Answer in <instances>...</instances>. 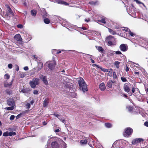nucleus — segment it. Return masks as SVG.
<instances>
[{"label":"nucleus","mask_w":148,"mask_h":148,"mask_svg":"<svg viewBox=\"0 0 148 148\" xmlns=\"http://www.w3.org/2000/svg\"><path fill=\"white\" fill-rule=\"evenodd\" d=\"M78 83L79 84V89L83 92H87L88 89L87 88V85L84 79L80 77L78 78L77 80Z\"/></svg>","instance_id":"1"},{"label":"nucleus","mask_w":148,"mask_h":148,"mask_svg":"<svg viewBox=\"0 0 148 148\" xmlns=\"http://www.w3.org/2000/svg\"><path fill=\"white\" fill-rule=\"evenodd\" d=\"M133 132V130L132 128L127 127L125 129L123 135L125 137H128L132 134Z\"/></svg>","instance_id":"2"},{"label":"nucleus","mask_w":148,"mask_h":148,"mask_svg":"<svg viewBox=\"0 0 148 148\" xmlns=\"http://www.w3.org/2000/svg\"><path fill=\"white\" fill-rule=\"evenodd\" d=\"M39 83V79L37 78H33L32 81L29 82V84L32 88H35L36 85H38Z\"/></svg>","instance_id":"3"},{"label":"nucleus","mask_w":148,"mask_h":148,"mask_svg":"<svg viewBox=\"0 0 148 148\" xmlns=\"http://www.w3.org/2000/svg\"><path fill=\"white\" fill-rule=\"evenodd\" d=\"M70 80L66 77L63 78V83L67 87H69L71 86L72 84L70 83Z\"/></svg>","instance_id":"4"},{"label":"nucleus","mask_w":148,"mask_h":148,"mask_svg":"<svg viewBox=\"0 0 148 148\" xmlns=\"http://www.w3.org/2000/svg\"><path fill=\"white\" fill-rule=\"evenodd\" d=\"M120 30L121 31V32L122 31H123L124 33L126 32H128L129 34L132 37H133L135 35L133 33L131 32L130 30L127 27H122L121 28Z\"/></svg>","instance_id":"5"},{"label":"nucleus","mask_w":148,"mask_h":148,"mask_svg":"<svg viewBox=\"0 0 148 148\" xmlns=\"http://www.w3.org/2000/svg\"><path fill=\"white\" fill-rule=\"evenodd\" d=\"M108 43L110 45H113L115 42V39L112 36H110L107 38Z\"/></svg>","instance_id":"6"},{"label":"nucleus","mask_w":148,"mask_h":148,"mask_svg":"<svg viewBox=\"0 0 148 148\" xmlns=\"http://www.w3.org/2000/svg\"><path fill=\"white\" fill-rule=\"evenodd\" d=\"M47 63L48 64V67L51 70L53 69L56 65V62L54 61H50Z\"/></svg>","instance_id":"7"},{"label":"nucleus","mask_w":148,"mask_h":148,"mask_svg":"<svg viewBox=\"0 0 148 148\" xmlns=\"http://www.w3.org/2000/svg\"><path fill=\"white\" fill-rule=\"evenodd\" d=\"M7 101L8 105L9 106H14L15 104L13 99L12 98L8 99L7 100Z\"/></svg>","instance_id":"8"},{"label":"nucleus","mask_w":148,"mask_h":148,"mask_svg":"<svg viewBox=\"0 0 148 148\" xmlns=\"http://www.w3.org/2000/svg\"><path fill=\"white\" fill-rule=\"evenodd\" d=\"M120 49L121 50L123 51H125L127 50L128 48L126 44H122L119 47Z\"/></svg>","instance_id":"9"},{"label":"nucleus","mask_w":148,"mask_h":148,"mask_svg":"<svg viewBox=\"0 0 148 148\" xmlns=\"http://www.w3.org/2000/svg\"><path fill=\"white\" fill-rule=\"evenodd\" d=\"M143 139L141 138H136L134 139L132 141L133 144L135 145L137 143L143 141Z\"/></svg>","instance_id":"10"},{"label":"nucleus","mask_w":148,"mask_h":148,"mask_svg":"<svg viewBox=\"0 0 148 148\" xmlns=\"http://www.w3.org/2000/svg\"><path fill=\"white\" fill-rule=\"evenodd\" d=\"M129 85V84L127 83H125L124 85L123 89L126 92H129L130 91Z\"/></svg>","instance_id":"11"},{"label":"nucleus","mask_w":148,"mask_h":148,"mask_svg":"<svg viewBox=\"0 0 148 148\" xmlns=\"http://www.w3.org/2000/svg\"><path fill=\"white\" fill-rule=\"evenodd\" d=\"M52 148H58L59 147V144L56 141L53 142L51 144Z\"/></svg>","instance_id":"12"},{"label":"nucleus","mask_w":148,"mask_h":148,"mask_svg":"<svg viewBox=\"0 0 148 148\" xmlns=\"http://www.w3.org/2000/svg\"><path fill=\"white\" fill-rule=\"evenodd\" d=\"M14 39L18 41H22V38L21 35L19 34H17L15 35L14 37Z\"/></svg>","instance_id":"13"},{"label":"nucleus","mask_w":148,"mask_h":148,"mask_svg":"<svg viewBox=\"0 0 148 148\" xmlns=\"http://www.w3.org/2000/svg\"><path fill=\"white\" fill-rule=\"evenodd\" d=\"M40 78H42V80L45 84L47 85L48 84V82L46 76H43L42 75H41L40 76Z\"/></svg>","instance_id":"14"},{"label":"nucleus","mask_w":148,"mask_h":148,"mask_svg":"<svg viewBox=\"0 0 148 148\" xmlns=\"http://www.w3.org/2000/svg\"><path fill=\"white\" fill-rule=\"evenodd\" d=\"M43 64L42 62H39L38 63V69L37 70V72H38L40 71L42 68Z\"/></svg>","instance_id":"15"},{"label":"nucleus","mask_w":148,"mask_h":148,"mask_svg":"<svg viewBox=\"0 0 148 148\" xmlns=\"http://www.w3.org/2000/svg\"><path fill=\"white\" fill-rule=\"evenodd\" d=\"M29 112V110H27L25 111H23L22 113H20L18 114L16 116V118L17 119H19L20 118V116L22 114H25L26 113Z\"/></svg>","instance_id":"16"},{"label":"nucleus","mask_w":148,"mask_h":148,"mask_svg":"<svg viewBox=\"0 0 148 148\" xmlns=\"http://www.w3.org/2000/svg\"><path fill=\"white\" fill-rule=\"evenodd\" d=\"M99 88L100 89L102 90H104L106 88L105 85L103 83H101L99 85Z\"/></svg>","instance_id":"17"},{"label":"nucleus","mask_w":148,"mask_h":148,"mask_svg":"<svg viewBox=\"0 0 148 148\" xmlns=\"http://www.w3.org/2000/svg\"><path fill=\"white\" fill-rule=\"evenodd\" d=\"M49 99H45L43 102V107H46L49 103Z\"/></svg>","instance_id":"18"},{"label":"nucleus","mask_w":148,"mask_h":148,"mask_svg":"<svg viewBox=\"0 0 148 148\" xmlns=\"http://www.w3.org/2000/svg\"><path fill=\"white\" fill-rule=\"evenodd\" d=\"M135 95L136 96V97L139 100L142 99L143 95L141 94V93H135Z\"/></svg>","instance_id":"19"},{"label":"nucleus","mask_w":148,"mask_h":148,"mask_svg":"<svg viewBox=\"0 0 148 148\" xmlns=\"http://www.w3.org/2000/svg\"><path fill=\"white\" fill-rule=\"evenodd\" d=\"M5 6L7 8V10L12 15H14V14L12 11V10H11V9L10 8L9 6L8 5H5Z\"/></svg>","instance_id":"20"},{"label":"nucleus","mask_w":148,"mask_h":148,"mask_svg":"<svg viewBox=\"0 0 148 148\" xmlns=\"http://www.w3.org/2000/svg\"><path fill=\"white\" fill-rule=\"evenodd\" d=\"M96 48L98 50V51L102 53L104 51V49H103V48L100 46H96Z\"/></svg>","instance_id":"21"},{"label":"nucleus","mask_w":148,"mask_h":148,"mask_svg":"<svg viewBox=\"0 0 148 148\" xmlns=\"http://www.w3.org/2000/svg\"><path fill=\"white\" fill-rule=\"evenodd\" d=\"M114 82L112 80L109 81L107 82V86L109 88H111L112 87V84H113Z\"/></svg>","instance_id":"22"},{"label":"nucleus","mask_w":148,"mask_h":148,"mask_svg":"<svg viewBox=\"0 0 148 148\" xmlns=\"http://www.w3.org/2000/svg\"><path fill=\"white\" fill-rule=\"evenodd\" d=\"M88 142L87 140L86 139L85 140H80V143L82 145H86L87 144Z\"/></svg>","instance_id":"23"},{"label":"nucleus","mask_w":148,"mask_h":148,"mask_svg":"<svg viewBox=\"0 0 148 148\" xmlns=\"http://www.w3.org/2000/svg\"><path fill=\"white\" fill-rule=\"evenodd\" d=\"M126 108L127 109L129 112L132 111L134 109L133 107L129 106H127L126 107Z\"/></svg>","instance_id":"24"},{"label":"nucleus","mask_w":148,"mask_h":148,"mask_svg":"<svg viewBox=\"0 0 148 148\" xmlns=\"http://www.w3.org/2000/svg\"><path fill=\"white\" fill-rule=\"evenodd\" d=\"M57 2L59 4H64L65 5L67 4V3L64 1H63L61 0H58Z\"/></svg>","instance_id":"25"},{"label":"nucleus","mask_w":148,"mask_h":148,"mask_svg":"<svg viewBox=\"0 0 148 148\" xmlns=\"http://www.w3.org/2000/svg\"><path fill=\"white\" fill-rule=\"evenodd\" d=\"M105 126L107 128H110L112 126L111 124L109 123H105Z\"/></svg>","instance_id":"26"},{"label":"nucleus","mask_w":148,"mask_h":148,"mask_svg":"<svg viewBox=\"0 0 148 148\" xmlns=\"http://www.w3.org/2000/svg\"><path fill=\"white\" fill-rule=\"evenodd\" d=\"M25 74L23 72H21L19 75L20 77L23 78L25 76Z\"/></svg>","instance_id":"27"},{"label":"nucleus","mask_w":148,"mask_h":148,"mask_svg":"<svg viewBox=\"0 0 148 148\" xmlns=\"http://www.w3.org/2000/svg\"><path fill=\"white\" fill-rule=\"evenodd\" d=\"M120 63L119 62L117 61H115L114 62V64L117 68H119V64H120Z\"/></svg>","instance_id":"28"},{"label":"nucleus","mask_w":148,"mask_h":148,"mask_svg":"<svg viewBox=\"0 0 148 148\" xmlns=\"http://www.w3.org/2000/svg\"><path fill=\"white\" fill-rule=\"evenodd\" d=\"M44 23L47 24H48L50 22L48 18H45L44 20Z\"/></svg>","instance_id":"29"},{"label":"nucleus","mask_w":148,"mask_h":148,"mask_svg":"<svg viewBox=\"0 0 148 148\" xmlns=\"http://www.w3.org/2000/svg\"><path fill=\"white\" fill-rule=\"evenodd\" d=\"M11 107H7L6 108V110H12L14 109V107L13 106H11Z\"/></svg>","instance_id":"30"},{"label":"nucleus","mask_w":148,"mask_h":148,"mask_svg":"<svg viewBox=\"0 0 148 148\" xmlns=\"http://www.w3.org/2000/svg\"><path fill=\"white\" fill-rule=\"evenodd\" d=\"M107 72L109 73L110 74V76L111 77H112V74L113 73L112 69H108Z\"/></svg>","instance_id":"31"},{"label":"nucleus","mask_w":148,"mask_h":148,"mask_svg":"<svg viewBox=\"0 0 148 148\" xmlns=\"http://www.w3.org/2000/svg\"><path fill=\"white\" fill-rule=\"evenodd\" d=\"M31 13L33 16H36V10H32L31 11Z\"/></svg>","instance_id":"32"},{"label":"nucleus","mask_w":148,"mask_h":148,"mask_svg":"<svg viewBox=\"0 0 148 148\" xmlns=\"http://www.w3.org/2000/svg\"><path fill=\"white\" fill-rule=\"evenodd\" d=\"M109 32L112 34L114 35L116 34L115 32L110 29L108 28Z\"/></svg>","instance_id":"33"},{"label":"nucleus","mask_w":148,"mask_h":148,"mask_svg":"<svg viewBox=\"0 0 148 148\" xmlns=\"http://www.w3.org/2000/svg\"><path fill=\"white\" fill-rule=\"evenodd\" d=\"M8 133L9 136H10L16 135V133L15 132H8Z\"/></svg>","instance_id":"34"},{"label":"nucleus","mask_w":148,"mask_h":148,"mask_svg":"<svg viewBox=\"0 0 148 148\" xmlns=\"http://www.w3.org/2000/svg\"><path fill=\"white\" fill-rule=\"evenodd\" d=\"M115 53V51H110L109 52L108 55L110 56H113Z\"/></svg>","instance_id":"35"},{"label":"nucleus","mask_w":148,"mask_h":148,"mask_svg":"<svg viewBox=\"0 0 148 148\" xmlns=\"http://www.w3.org/2000/svg\"><path fill=\"white\" fill-rule=\"evenodd\" d=\"M98 21L99 22H101L103 23H106L105 19L104 18H102L101 20H98Z\"/></svg>","instance_id":"36"},{"label":"nucleus","mask_w":148,"mask_h":148,"mask_svg":"<svg viewBox=\"0 0 148 148\" xmlns=\"http://www.w3.org/2000/svg\"><path fill=\"white\" fill-rule=\"evenodd\" d=\"M121 79L123 82H126L127 81V80L125 77H121Z\"/></svg>","instance_id":"37"},{"label":"nucleus","mask_w":148,"mask_h":148,"mask_svg":"<svg viewBox=\"0 0 148 148\" xmlns=\"http://www.w3.org/2000/svg\"><path fill=\"white\" fill-rule=\"evenodd\" d=\"M113 78L114 79H116L117 78V77L115 72H113Z\"/></svg>","instance_id":"38"},{"label":"nucleus","mask_w":148,"mask_h":148,"mask_svg":"<svg viewBox=\"0 0 148 148\" xmlns=\"http://www.w3.org/2000/svg\"><path fill=\"white\" fill-rule=\"evenodd\" d=\"M3 136H9L8 132H5L3 133Z\"/></svg>","instance_id":"39"},{"label":"nucleus","mask_w":148,"mask_h":148,"mask_svg":"<svg viewBox=\"0 0 148 148\" xmlns=\"http://www.w3.org/2000/svg\"><path fill=\"white\" fill-rule=\"evenodd\" d=\"M25 106L27 109H29L30 107V104L29 103H27L26 104Z\"/></svg>","instance_id":"40"},{"label":"nucleus","mask_w":148,"mask_h":148,"mask_svg":"<svg viewBox=\"0 0 148 148\" xmlns=\"http://www.w3.org/2000/svg\"><path fill=\"white\" fill-rule=\"evenodd\" d=\"M101 69L104 72H107L108 69H104V68H103L102 67V68H101Z\"/></svg>","instance_id":"41"},{"label":"nucleus","mask_w":148,"mask_h":148,"mask_svg":"<svg viewBox=\"0 0 148 148\" xmlns=\"http://www.w3.org/2000/svg\"><path fill=\"white\" fill-rule=\"evenodd\" d=\"M4 77L5 79H8L10 78V76L8 74H6L5 75Z\"/></svg>","instance_id":"42"},{"label":"nucleus","mask_w":148,"mask_h":148,"mask_svg":"<svg viewBox=\"0 0 148 148\" xmlns=\"http://www.w3.org/2000/svg\"><path fill=\"white\" fill-rule=\"evenodd\" d=\"M15 118V116L13 115H11L10 117V119L11 120H13L14 119V118Z\"/></svg>","instance_id":"43"},{"label":"nucleus","mask_w":148,"mask_h":148,"mask_svg":"<svg viewBox=\"0 0 148 148\" xmlns=\"http://www.w3.org/2000/svg\"><path fill=\"white\" fill-rule=\"evenodd\" d=\"M115 53L118 55L121 54H122L121 52L120 51H115Z\"/></svg>","instance_id":"44"},{"label":"nucleus","mask_w":148,"mask_h":148,"mask_svg":"<svg viewBox=\"0 0 148 148\" xmlns=\"http://www.w3.org/2000/svg\"><path fill=\"white\" fill-rule=\"evenodd\" d=\"M17 27L18 28H23V26L21 24H19V25H17Z\"/></svg>","instance_id":"45"},{"label":"nucleus","mask_w":148,"mask_h":148,"mask_svg":"<svg viewBox=\"0 0 148 148\" xmlns=\"http://www.w3.org/2000/svg\"><path fill=\"white\" fill-rule=\"evenodd\" d=\"M138 90V88L134 87L132 88V92H134L136 91V90Z\"/></svg>","instance_id":"46"},{"label":"nucleus","mask_w":148,"mask_h":148,"mask_svg":"<svg viewBox=\"0 0 148 148\" xmlns=\"http://www.w3.org/2000/svg\"><path fill=\"white\" fill-rule=\"evenodd\" d=\"M52 114L53 115H54L55 116L57 117L58 118L59 116H60V115L58 114H56V113H55L53 114Z\"/></svg>","instance_id":"47"},{"label":"nucleus","mask_w":148,"mask_h":148,"mask_svg":"<svg viewBox=\"0 0 148 148\" xmlns=\"http://www.w3.org/2000/svg\"><path fill=\"white\" fill-rule=\"evenodd\" d=\"M15 66H16V70L17 71H18V70H19V67L16 64L15 65Z\"/></svg>","instance_id":"48"},{"label":"nucleus","mask_w":148,"mask_h":148,"mask_svg":"<svg viewBox=\"0 0 148 148\" xmlns=\"http://www.w3.org/2000/svg\"><path fill=\"white\" fill-rule=\"evenodd\" d=\"M89 4L92 5H95L96 4V2L93 1H91L89 2Z\"/></svg>","instance_id":"49"},{"label":"nucleus","mask_w":148,"mask_h":148,"mask_svg":"<svg viewBox=\"0 0 148 148\" xmlns=\"http://www.w3.org/2000/svg\"><path fill=\"white\" fill-rule=\"evenodd\" d=\"M63 123H64V122L65 121V120L64 119H60V118H58Z\"/></svg>","instance_id":"50"},{"label":"nucleus","mask_w":148,"mask_h":148,"mask_svg":"<svg viewBox=\"0 0 148 148\" xmlns=\"http://www.w3.org/2000/svg\"><path fill=\"white\" fill-rule=\"evenodd\" d=\"M12 65L11 64H9L8 65V67L10 69H11L12 68Z\"/></svg>","instance_id":"51"},{"label":"nucleus","mask_w":148,"mask_h":148,"mask_svg":"<svg viewBox=\"0 0 148 148\" xmlns=\"http://www.w3.org/2000/svg\"><path fill=\"white\" fill-rule=\"evenodd\" d=\"M134 0L136 2V3H137L140 4H141L142 3L141 2H140L138 0Z\"/></svg>","instance_id":"52"},{"label":"nucleus","mask_w":148,"mask_h":148,"mask_svg":"<svg viewBox=\"0 0 148 148\" xmlns=\"http://www.w3.org/2000/svg\"><path fill=\"white\" fill-rule=\"evenodd\" d=\"M24 69L25 71H27L28 70V66H25L23 68Z\"/></svg>","instance_id":"53"},{"label":"nucleus","mask_w":148,"mask_h":148,"mask_svg":"<svg viewBox=\"0 0 148 148\" xmlns=\"http://www.w3.org/2000/svg\"><path fill=\"white\" fill-rule=\"evenodd\" d=\"M144 125L145 126H146L147 127H148V122L146 121V122H145L144 123Z\"/></svg>","instance_id":"54"},{"label":"nucleus","mask_w":148,"mask_h":148,"mask_svg":"<svg viewBox=\"0 0 148 148\" xmlns=\"http://www.w3.org/2000/svg\"><path fill=\"white\" fill-rule=\"evenodd\" d=\"M98 68H99L100 69H101V68H102V67L101 66H99L97 65V64H94Z\"/></svg>","instance_id":"55"},{"label":"nucleus","mask_w":148,"mask_h":148,"mask_svg":"<svg viewBox=\"0 0 148 148\" xmlns=\"http://www.w3.org/2000/svg\"><path fill=\"white\" fill-rule=\"evenodd\" d=\"M42 124L44 125H46L47 124V122L45 121H44L43 122Z\"/></svg>","instance_id":"56"},{"label":"nucleus","mask_w":148,"mask_h":148,"mask_svg":"<svg viewBox=\"0 0 148 148\" xmlns=\"http://www.w3.org/2000/svg\"><path fill=\"white\" fill-rule=\"evenodd\" d=\"M122 95L125 98H127V95H126V94H122Z\"/></svg>","instance_id":"57"},{"label":"nucleus","mask_w":148,"mask_h":148,"mask_svg":"<svg viewBox=\"0 0 148 148\" xmlns=\"http://www.w3.org/2000/svg\"><path fill=\"white\" fill-rule=\"evenodd\" d=\"M55 51H56V53H61V51H56V50H54Z\"/></svg>","instance_id":"58"},{"label":"nucleus","mask_w":148,"mask_h":148,"mask_svg":"<svg viewBox=\"0 0 148 148\" xmlns=\"http://www.w3.org/2000/svg\"><path fill=\"white\" fill-rule=\"evenodd\" d=\"M55 132H60V130L59 129H56L55 130Z\"/></svg>","instance_id":"59"},{"label":"nucleus","mask_w":148,"mask_h":148,"mask_svg":"<svg viewBox=\"0 0 148 148\" xmlns=\"http://www.w3.org/2000/svg\"><path fill=\"white\" fill-rule=\"evenodd\" d=\"M90 60H91V62L92 63H95L94 61L92 59L91 57H90Z\"/></svg>","instance_id":"60"},{"label":"nucleus","mask_w":148,"mask_h":148,"mask_svg":"<svg viewBox=\"0 0 148 148\" xmlns=\"http://www.w3.org/2000/svg\"><path fill=\"white\" fill-rule=\"evenodd\" d=\"M34 100H32V101H31L30 102V104H31V105H32L34 103Z\"/></svg>","instance_id":"61"},{"label":"nucleus","mask_w":148,"mask_h":148,"mask_svg":"<svg viewBox=\"0 0 148 148\" xmlns=\"http://www.w3.org/2000/svg\"><path fill=\"white\" fill-rule=\"evenodd\" d=\"M129 69L128 68L127 66L126 68L125 71H126L127 72L129 71Z\"/></svg>","instance_id":"62"},{"label":"nucleus","mask_w":148,"mask_h":148,"mask_svg":"<svg viewBox=\"0 0 148 148\" xmlns=\"http://www.w3.org/2000/svg\"><path fill=\"white\" fill-rule=\"evenodd\" d=\"M90 21V19L89 18H88V19H86L85 20V21H86L87 22H88Z\"/></svg>","instance_id":"63"},{"label":"nucleus","mask_w":148,"mask_h":148,"mask_svg":"<svg viewBox=\"0 0 148 148\" xmlns=\"http://www.w3.org/2000/svg\"><path fill=\"white\" fill-rule=\"evenodd\" d=\"M82 29H83V30H86V28L85 27H82Z\"/></svg>","instance_id":"64"}]
</instances>
